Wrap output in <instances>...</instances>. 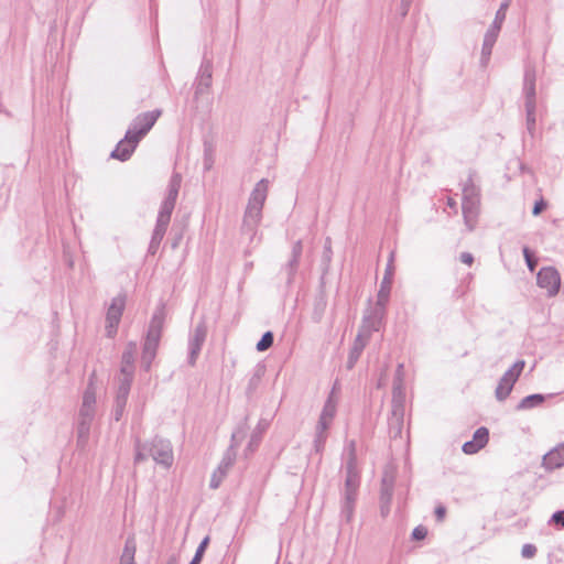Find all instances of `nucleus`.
<instances>
[{
  "label": "nucleus",
  "instance_id": "nucleus-37",
  "mask_svg": "<svg viewBox=\"0 0 564 564\" xmlns=\"http://www.w3.org/2000/svg\"><path fill=\"white\" fill-rule=\"evenodd\" d=\"M478 199V194L476 187L473 185L471 180H468V183L465 184L463 188V199Z\"/></svg>",
  "mask_w": 564,
  "mask_h": 564
},
{
  "label": "nucleus",
  "instance_id": "nucleus-33",
  "mask_svg": "<svg viewBox=\"0 0 564 564\" xmlns=\"http://www.w3.org/2000/svg\"><path fill=\"white\" fill-rule=\"evenodd\" d=\"M135 352H137V343L130 341L127 345V348L122 354V362L134 364Z\"/></svg>",
  "mask_w": 564,
  "mask_h": 564
},
{
  "label": "nucleus",
  "instance_id": "nucleus-10",
  "mask_svg": "<svg viewBox=\"0 0 564 564\" xmlns=\"http://www.w3.org/2000/svg\"><path fill=\"white\" fill-rule=\"evenodd\" d=\"M126 300L127 296L123 293H119L111 300L106 314V332L108 337H113L117 333L126 306Z\"/></svg>",
  "mask_w": 564,
  "mask_h": 564
},
{
  "label": "nucleus",
  "instance_id": "nucleus-26",
  "mask_svg": "<svg viewBox=\"0 0 564 564\" xmlns=\"http://www.w3.org/2000/svg\"><path fill=\"white\" fill-rule=\"evenodd\" d=\"M133 372H134L133 364L122 362L121 369H120V378H119L118 388H122L124 384V386H127V391L130 392L131 383H132V379H133Z\"/></svg>",
  "mask_w": 564,
  "mask_h": 564
},
{
  "label": "nucleus",
  "instance_id": "nucleus-13",
  "mask_svg": "<svg viewBox=\"0 0 564 564\" xmlns=\"http://www.w3.org/2000/svg\"><path fill=\"white\" fill-rule=\"evenodd\" d=\"M536 284L546 290L549 297H553L560 291L561 275L554 267H543L536 274Z\"/></svg>",
  "mask_w": 564,
  "mask_h": 564
},
{
  "label": "nucleus",
  "instance_id": "nucleus-24",
  "mask_svg": "<svg viewBox=\"0 0 564 564\" xmlns=\"http://www.w3.org/2000/svg\"><path fill=\"white\" fill-rule=\"evenodd\" d=\"M336 411L337 402L334 399V392H332L323 406L318 421L330 425L335 417Z\"/></svg>",
  "mask_w": 564,
  "mask_h": 564
},
{
  "label": "nucleus",
  "instance_id": "nucleus-54",
  "mask_svg": "<svg viewBox=\"0 0 564 564\" xmlns=\"http://www.w3.org/2000/svg\"><path fill=\"white\" fill-rule=\"evenodd\" d=\"M73 260H68V265L72 268L73 267Z\"/></svg>",
  "mask_w": 564,
  "mask_h": 564
},
{
  "label": "nucleus",
  "instance_id": "nucleus-46",
  "mask_svg": "<svg viewBox=\"0 0 564 564\" xmlns=\"http://www.w3.org/2000/svg\"><path fill=\"white\" fill-rule=\"evenodd\" d=\"M404 381V367L403 364H399L395 370L393 383L400 382L403 383Z\"/></svg>",
  "mask_w": 564,
  "mask_h": 564
},
{
  "label": "nucleus",
  "instance_id": "nucleus-23",
  "mask_svg": "<svg viewBox=\"0 0 564 564\" xmlns=\"http://www.w3.org/2000/svg\"><path fill=\"white\" fill-rule=\"evenodd\" d=\"M404 399V386L403 383L397 382L393 383L392 390V406H393V415L398 416V420L402 417V403Z\"/></svg>",
  "mask_w": 564,
  "mask_h": 564
},
{
  "label": "nucleus",
  "instance_id": "nucleus-52",
  "mask_svg": "<svg viewBox=\"0 0 564 564\" xmlns=\"http://www.w3.org/2000/svg\"><path fill=\"white\" fill-rule=\"evenodd\" d=\"M447 205H448L451 208H454V207H456V202H455L453 198H448Z\"/></svg>",
  "mask_w": 564,
  "mask_h": 564
},
{
  "label": "nucleus",
  "instance_id": "nucleus-5",
  "mask_svg": "<svg viewBox=\"0 0 564 564\" xmlns=\"http://www.w3.org/2000/svg\"><path fill=\"white\" fill-rule=\"evenodd\" d=\"M165 306L160 304L150 321L148 332L143 341L141 362L144 370H150L152 361L156 356L159 344L161 340L164 323H165Z\"/></svg>",
  "mask_w": 564,
  "mask_h": 564
},
{
  "label": "nucleus",
  "instance_id": "nucleus-6",
  "mask_svg": "<svg viewBox=\"0 0 564 564\" xmlns=\"http://www.w3.org/2000/svg\"><path fill=\"white\" fill-rule=\"evenodd\" d=\"M90 377L88 386L83 395L82 406L79 409L78 425H77V437L78 443L85 444L88 440L90 426L95 417L96 406V387Z\"/></svg>",
  "mask_w": 564,
  "mask_h": 564
},
{
  "label": "nucleus",
  "instance_id": "nucleus-39",
  "mask_svg": "<svg viewBox=\"0 0 564 564\" xmlns=\"http://www.w3.org/2000/svg\"><path fill=\"white\" fill-rule=\"evenodd\" d=\"M522 252H523V257H524L525 263L528 265V269L531 272H533L535 270L536 264H538L536 259L533 258L532 252L530 251V249L528 247H524L522 249Z\"/></svg>",
  "mask_w": 564,
  "mask_h": 564
},
{
  "label": "nucleus",
  "instance_id": "nucleus-51",
  "mask_svg": "<svg viewBox=\"0 0 564 564\" xmlns=\"http://www.w3.org/2000/svg\"><path fill=\"white\" fill-rule=\"evenodd\" d=\"M412 0H401V14L404 17L408 14Z\"/></svg>",
  "mask_w": 564,
  "mask_h": 564
},
{
  "label": "nucleus",
  "instance_id": "nucleus-19",
  "mask_svg": "<svg viewBox=\"0 0 564 564\" xmlns=\"http://www.w3.org/2000/svg\"><path fill=\"white\" fill-rule=\"evenodd\" d=\"M478 205L479 199L468 198L463 199L462 208H463V215L465 225L467 226L468 230H473L476 225V219L478 215Z\"/></svg>",
  "mask_w": 564,
  "mask_h": 564
},
{
  "label": "nucleus",
  "instance_id": "nucleus-38",
  "mask_svg": "<svg viewBox=\"0 0 564 564\" xmlns=\"http://www.w3.org/2000/svg\"><path fill=\"white\" fill-rule=\"evenodd\" d=\"M134 552L135 549H130L127 544L121 555L120 564H134Z\"/></svg>",
  "mask_w": 564,
  "mask_h": 564
},
{
  "label": "nucleus",
  "instance_id": "nucleus-16",
  "mask_svg": "<svg viewBox=\"0 0 564 564\" xmlns=\"http://www.w3.org/2000/svg\"><path fill=\"white\" fill-rule=\"evenodd\" d=\"M303 252V243L301 240H297L293 243L292 251H291V258L284 265V270L286 272V283L291 284L294 280V276L299 269L300 259Z\"/></svg>",
  "mask_w": 564,
  "mask_h": 564
},
{
  "label": "nucleus",
  "instance_id": "nucleus-20",
  "mask_svg": "<svg viewBox=\"0 0 564 564\" xmlns=\"http://www.w3.org/2000/svg\"><path fill=\"white\" fill-rule=\"evenodd\" d=\"M499 32H500V29H498L497 26L490 25V28L487 30V32L485 34L482 48H481V63L484 65H486L489 62V58H490V55L492 52V47L497 41Z\"/></svg>",
  "mask_w": 564,
  "mask_h": 564
},
{
  "label": "nucleus",
  "instance_id": "nucleus-43",
  "mask_svg": "<svg viewBox=\"0 0 564 564\" xmlns=\"http://www.w3.org/2000/svg\"><path fill=\"white\" fill-rule=\"evenodd\" d=\"M479 451L480 447L473 440L465 442L463 445V452L465 454L471 455L478 453Z\"/></svg>",
  "mask_w": 564,
  "mask_h": 564
},
{
  "label": "nucleus",
  "instance_id": "nucleus-14",
  "mask_svg": "<svg viewBox=\"0 0 564 564\" xmlns=\"http://www.w3.org/2000/svg\"><path fill=\"white\" fill-rule=\"evenodd\" d=\"M378 330L379 329H370L368 327L366 329V315H365L360 330H359L357 337L355 338L352 347L348 355V360H347L348 369H351L355 366V364L359 359L364 348L366 347L369 337L371 336V334L373 332H378Z\"/></svg>",
  "mask_w": 564,
  "mask_h": 564
},
{
  "label": "nucleus",
  "instance_id": "nucleus-44",
  "mask_svg": "<svg viewBox=\"0 0 564 564\" xmlns=\"http://www.w3.org/2000/svg\"><path fill=\"white\" fill-rule=\"evenodd\" d=\"M426 534H427L426 528L423 525H419V527L414 528V530L412 531V539L420 541V540H423L426 536Z\"/></svg>",
  "mask_w": 564,
  "mask_h": 564
},
{
  "label": "nucleus",
  "instance_id": "nucleus-31",
  "mask_svg": "<svg viewBox=\"0 0 564 564\" xmlns=\"http://www.w3.org/2000/svg\"><path fill=\"white\" fill-rule=\"evenodd\" d=\"M273 334L271 332H265L261 339L257 343L258 351H265L273 345Z\"/></svg>",
  "mask_w": 564,
  "mask_h": 564
},
{
  "label": "nucleus",
  "instance_id": "nucleus-28",
  "mask_svg": "<svg viewBox=\"0 0 564 564\" xmlns=\"http://www.w3.org/2000/svg\"><path fill=\"white\" fill-rule=\"evenodd\" d=\"M545 400V397L543 394H540V393H535V394H530L525 398H523L519 404L517 405V410L518 411H522V410H530V409H533V408H536L539 405H541Z\"/></svg>",
  "mask_w": 564,
  "mask_h": 564
},
{
  "label": "nucleus",
  "instance_id": "nucleus-2",
  "mask_svg": "<svg viewBox=\"0 0 564 564\" xmlns=\"http://www.w3.org/2000/svg\"><path fill=\"white\" fill-rule=\"evenodd\" d=\"M269 181L260 180L252 189L243 214L241 231L252 239L262 219V208L268 196Z\"/></svg>",
  "mask_w": 564,
  "mask_h": 564
},
{
  "label": "nucleus",
  "instance_id": "nucleus-40",
  "mask_svg": "<svg viewBox=\"0 0 564 564\" xmlns=\"http://www.w3.org/2000/svg\"><path fill=\"white\" fill-rule=\"evenodd\" d=\"M263 372H264V370H263L262 367H258L256 369L253 376L250 378V381H249V389L250 390L254 389L258 386V383H259Z\"/></svg>",
  "mask_w": 564,
  "mask_h": 564
},
{
  "label": "nucleus",
  "instance_id": "nucleus-9",
  "mask_svg": "<svg viewBox=\"0 0 564 564\" xmlns=\"http://www.w3.org/2000/svg\"><path fill=\"white\" fill-rule=\"evenodd\" d=\"M161 110H152L138 115L131 122L128 131V139L135 137L134 142L140 140L151 130L159 117Z\"/></svg>",
  "mask_w": 564,
  "mask_h": 564
},
{
  "label": "nucleus",
  "instance_id": "nucleus-1",
  "mask_svg": "<svg viewBox=\"0 0 564 564\" xmlns=\"http://www.w3.org/2000/svg\"><path fill=\"white\" fill-rule=\"evenodd\" d=\"M343 457L345 459V488L341 502V516L348 522L351 520L360 485L359 470L357 468L356 441L347 443Z\"/></svg>",
  "mask_w": 564,
  "mask_h": 564
},
{
  "label": "nucleus",
  "instance_id": "nucleus-30",
  "mask_svg": "<svg viewBox=\"0 0 564 564\" xmlns=\"http://www.w3.org/2000/svg\"><path fill=\"white\" fill-rule=\"evenodd\" d=\"M509 4H510V0H505L500 4L498 11L496 12V17H495V20H494L491 26H497L498 29H501V25L506 19V12H507Z\"/></svg>",
  "mask_w": 564,
  "mask_h": 564
},
{
  "label": "nucleus",
  "instance_id": "nucleus-45",
  "mask_svg": "<svg viewBox=\"0 0 564 564\" xmlns=\"http://www.w3.org/2000/svg\"><path fill=\"white\" fill-rule=\"evenodd\" d=\"M546 207L547 203L541 197L539 200L535 202L532 209V214L534 216H539Z\"/></svg>",
  "mask_w": 564,
  "mask_h": 564
},
{
  "label": "nucleus",
  "instance_id": "nucleus-36",
  "mask_svg": "<svg viewBox=\"0 0 564 564\" xmlns=\"http://www.w3.org/2000/svg\"><path fill=\"white\" fill-rule=\"evenodd\" d=\"M268 426H269V423L265 420L259 421L257 429L254 430V432L251 435L250 445L259 443L262 433L268 429Z\"/></svg>",
  "mask_w": 564,
  "mask_h": 564
},
{
  "label": "nucleus",
  "instance_id": "nucleus-21",
  "mask_svg": "<svg viewBox=\"0 0 564 564\" xmlns=\"http://www.w3.org/2000/svg\"><path fill=\"white\" fill-rule=\"evenodd\" d=\"M543 466L547 469H555L564 466V443L544 455Z\"/></svg>",
  "mask_w": 564,
  "mask_h": 564
},
{
  "label": "nucleus",
  "instance_id": "nucleus-50",
  "mask_svg": "<svg viewBox=\"0 0 564 564\" xmlns=\"http://www.w3.org/2000/svg\"><path fill=\"white\" fill-rule=\"evenodd\" d=\"M446 514V509L444 506H437L435 508V517L438 521H443Z\"/></svg>",
  "mask_w": 564,
  "mask_h": 564
},
{
  "label": "nucleus",
  "instance_id": "nucleus-29",
  "mask_svg": "<svg viewBox=\"0 0 564 564\" xmlns=\"http://www.w3.org/2000/svg\"><path fill=\"white\" fill-rule=\"evenodd\" d=\"M488 440L489 431L487 427L481 426L475 431L473 441L480 447V449L486 446Z\"/></svg>",
  "mask_w": 564,
  "mask_h": 564
},
{
  "label": "nucleus",
  "instance_id": "nucleus-49",
  "mask_svg": "<svg viewBox=\"0 0 564 564\" xmlns=\"http://www.w3.org/2000/svg\"><path fill=\"white\" fill-rule=\"evenodd\" d=\"M460 261L467 265H471L474 262V257L469 252H463L459 257Z\"/></svg>",
  "mask_w": 564,
  "mask_h": 564
},
{
  "label": "nucleus",
  "instance_id": "nucleus-41",
  "mask_svg": "<svg viewBox=\"0 0 564 564\" xmlns=\"http://www.w3.org/2000/svg\"><path fill=\"white\" fill-rule=\"evenodd\" d=\"M536 554V546L530 543H527L522 546L521 555L524 558H532Z\"/></svg>",
  "mask_w": 564,
  "mask_h": 564
},
{
  "label": "nucleus",
  "instance_id": "nucleus-53",
  "mask_svg": "<svg viewBox=\"0 0 564 564\" xmlns=\"http://www.w3.org/2000/svg\"><path fill=\"white\" fill-rule=\"evenodd\" d=\"M166 564H177L175 558H171Z\"/></svg>",
  "mask_w": 564,
  "mask_h": 564
},
{
  "label": "nucleus",
  "instance_id": "nucleus-35",
  "mask_svg": "<svg viewBox=\"0 0 564 564\" xmlns=\"http://www.w3.org/2000/svg\"><path fill=\"white\" fill-rule=\"evenodd\" d=\"M208 542H209V538L206 536L198 545V547L196 549V552H195V555L194 557L192 558V561L189 562V564H199L202 558H203V555L206 551V547L208 545Z\"/></svg>",
  "mask_w": 564,
  "mask_h": 564
},
{
  "label": "nucleus",
  "instance_id": "nucleus-15",
  "mask_svg": "<svg viewBox=\"0 0 564 564\" xmlns=\"http://www.w3.org/2000/svg\"><path fill=\"white\" fill-rule=\"evenodd\" d=\"M236 460V451L235 446L230 445L229 448L224 453V456L218 465V467L214 470L212 477H210V484L209 487L212 489H217L224 478L227 476V473L232 467L234 463Z\"/></svg>",
  "mask_w": 564,
  "mask_h": 564
},
{
  "label": "nucleus",
  "instance_id": "nucleus-55",
  "mask_svg": "<svg viewBox=\"0 0 564 564\" xmlns=\"http://www.w3.org/2000/svg\"><path fill=\"white\" fill-rule=\"evenodd\" d=\"M235 438H236V434L234 433L232 437H231L232 442L235 441Z\"/></svg>",
  "mask_w": 564,
  "mask_h": 564
},
{
  "label": "nucleus",
  "instance_id": "nucleus-34",
  "mask_svg": "<svg viewBox=\"0 0 564 564\" xmlns=\"http://www.w3.org/2000/svg\"><path fill=\"white\" fill-rule=\"evenodd\" d=\"M330 260H332V242H330V238H326L325 245H324V252H323V257H322L324 272H326L328 270Z\"/></svg>",
  "mask_w": 564,
  "mask_h": 564
},
{
  "label": "nucleus",
  "instance_id": "nucleus-42",
  "mask_svg": "<svg viewBox=\"0 0 564 564\" xmlns=\"http://www.w3.org/2000/svg\"><path fill=\"white\" fill-rule=\"evenodd\" d=\"M325 306L326 302L321 297L315 304L314 319L316 322L321 321Z\"/></svg>",
  "mask_w": 564,
  "mask_h": 564
},
{
  "label": "nucleus",
  "instance_id": "nucleus-12",
  "mask_svg": "<svg viewBox=\"0 0 564 564\" xmlns=\"http://www.w3.org/2000/svg\"><path fill=\"white\" fill-rule=\"evenodd\" d=\"M207 337V325L204 319L199 321L188 337V364L194 366L197 361L202 347Z\"/></svg>",
  "mask_w": 564,
  "mask_h": 564
},
{
  "label": "nucleus",
  "instance_id": "nucleus-47",
  "mask_svg": "<svg viewBox=\"0 0 564 564\" xmlns=\"http://www.w3.org/2000/svg\"><path fill=\"white\" fill-rule=\"evenodd\" d=\"M161 241H162L161 239H158L155 237L151 238V241H150V245H149V250H148L150 254H155L156 253V251H158V249L160 247Z\"/></svg>",
  "mask_w": 564,
  "mask_h": 564
},
{
  "label": "nucleus",
  "instance_id": "nucleus-4",
  "mask_svg": "<svg viewBox=\"0 0 564 564\" xmlns=\"http://www.w3.org/2000/svg\"><path fill=\"white\" fill-rule=\"evenodd\" d=\"M394 257L395 252L391 251L382 278L380 289L377 294L376 305L366 314V328L380 329L382 319L386 315V305L389 302L392 280L394 274Z\"/></svg>",
  "mask_w": 564,
  "mask_h": 564
},
{
  "label": "nucleus",
  "instance_id": "nucleus-3",
  "mask_svg": "<svg viewBox=\"0 0 564 564\" xmlns=\"http://www.w3.org/2000/svg\"><path fill=\"white\" fill-rule=\"evenodd\" d=\"M134 463L139 464L151 457L155 464L169 469L174 463L173 447L169 440L155 436L151 441L135 442Z\"/></svg>",
  "mask_w": 564,
  "mask_h": 564
},
{
  "label": "nucleus",
  "instance_id": "nucleus-25",
  "mask_svg": "<svg viewBox=\"0 0 564 564\" xmlns=\"http://www.w3.org/2000/svg\"><path fill=\"white\" fill-rule=\"evenodd\" d=\"M392 494H393L392 480H387V478H383L382 487H381V495H380L382 514H386L389 510V505L392 499Z\"/></svg>",
  "mask_w": 564,
  "mask_h": 564
},
{
  "label": "nucleus",
  "instance_id": "nucleus-11",
  "mask_svg": "<svg viewBox=\"0 0 564 564\" xmlns=\"http://www.w3.org/2000/svg\"><path fill=\"white\" fill-rule=\"evenodd\" d=\"M182 183V176L178 173H174L171 176V180L169 182L167 186V194L164 200L161 204L158 218L171 220L172 213L174 210L176 198L178 195V191Z\"/></svg>",
  "mask_w": 564,
  "mask_h": 564
},
{
  "label": "nucleus",
  "instance_id": "nucleus-17",
  "mask_svg": "<svg viewBox=\"0 0 564 564\" xmlns=\"http://www.w3.org/2000/svg\"><path fill=\"white\" fill-rule=\"evenodd\" d=\"M134 135L128 139V131L122 140H120L116 147V149L111 152L110 156L112 159L120 160L122 162L127 161L131 154L134 152L139 142H134Z\"/></svg>",
  "mask_w": 564,
  "mask_h": 564
},
{
  "label": "nucleus",
  "instance_id": "nucleus-8",
  "mask_svg": "<svg viewBox=\"0 0 564 564\" xmlns=\"http://www.w3.org/2000/svg\"><path fill=\"white\" fill-rule=\"evenodd\" d=\"M524 366V360H518L502 375L495 391L498 401H505L509 397Z\"/></svg>",
  "mask_w": 564,
  "mask_h": 564
},
{
  "label": "nucleus",
  "instance_id": "nucleus-18",
  "mask_svg": "<svg viewBox=\"0 0 564 564\" xmlns=\"http://www.w3.org/2000/svg\"><path fill=\"white\" fill-rule=\"evenodd\" d=\"M213 68L210 62H203L196 82L195 95L199 96L208 91L212 86Z\"/></svg>",
  "mask_w": 564,
  "mask_h": 564
},
{
  "label": "nucleus",
  "instance_id": "nucleus-32",
  "mask_svg": "<svg viewBox=\"0 0 564 564\" xmlns=\"http://www.w3.org/2000/svg\"><path fill=\"white\" fill-rule=\"evenodd\" d=\"M170 221L165 219L158 218L156 224L152 234V237H155L158 239H163L166 229L169 227Z\"/></svg>",
  "mask_w": 564,
  "mask_h": 564
},
{
  "label": "nucleus",
  "instance_id": "nucleus-7",
  "mask_svg": "<svg viewBox=\"0 0 564 564\" xmlns=\"http://www.w3.org/2000/svg\"><path fill=\"white\" fill-rule=\"evenodd\" d=\"M536 70L532 65H527L523 78V95L525 108L527 131L531 137L535 134L536 124V93H535Z\"/></svg>",
  "mask_w": 564,
  "mask_h": 564
},
{
  "label": "nucleus",
  "instance_id": "nucleus-48",
  "mask_svg": "<svg viewBox=\"0 0 564 564\" xmlns=\"http://www.w3.org/2000/svg\"><path fill=\"white\" fill-rule=\"evenodd\" d=\"M552 521L564 528V511H556L552 516Z\"/></svg>",
  "mask_w": 564,
  "mask_h": 564
},
{
  "label": "nucleus",
  "instance_id": "nucleus-27",
  "mask_svg": "<svg viewBox=\"0 0 564 564\" xmlns=\"http://www.w3.org/2000/svg\"><path fill=\"white\" fill-rule=\"evenodd\" d=\"M329 424H326L324 422H317L314 438V447L316 452H321L324 448V444L327 438V430L329 429Z\"/></svg>",
  "mask_w": 564,
  "mask_h": 564
},
{
  "label": "nucleus",
  "instance_id": "nucleus-22",
  "mask_svg": "<svg viewBox=\"0 0 564 564\" xmlns=\"http://www.w3.org/2000/svg\"><path fill=\"white\" fill-rule=\"evenodd\" d=\"M128 397H129V391H127V386L123 384L122 388L117 389V394H116L115 405H113V411H112V415L116 421H119L122 417V415L124 413L126 405H127Z\"/></svg>",
  "mask_w": 564,
  "mask_h": 564
}]
</instances>
